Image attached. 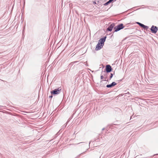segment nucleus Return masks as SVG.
I'll list each match as a JSON object with an SVG mask.
<instances>
[{
    "label": "nucleus",
    "instance_id": "16",
    "mask_svg": "<svg viewBox=\"0 0 158 158\" xmlns=\"http://www.w3.org/2000/svg\"><path fill=\"white\" fill-rule=\"evenodd\" d=\"M114 0H110V2H112Z\"/></svg>",
    "mask_w": 158,
    "mask_h": 158
},
{
    "label": "nucleus",
    "instance_id": "15",
    "mask_svg": "<svg viewBox=\"0 0 158 158\" xmlns=\"http://www.w3.org/2000/svg\"><path fill=\"white\" fill-rule=\"evenodd\" d=\"M93 3L94 4H96V2H94Z\"/></svg>",
    "mask_w": 158,
    "mask_h": 158
},
{
    "label": "nucleus",
    "instance_id": "1",
    "mask_svg": "<svg viewBox=\"0 0 158 158\" xmlns=\"http://www.w3.org/2000/svg\"><path fill=\"white\" fill-rule=\"evenodd\" d=\"M124 27L123 26V24L122 23H121L114 27V31L115 32L123 28Z\"/></svg>",
    "mask_w": 158,
    "mask_h": 158
},
{
    "label": "nucleus",
    "instance_id": "6",
    "mask_svg": "<svg viewBox=\"0 0 158 158\" xmlns=\"http://www.w3.org/2000/svg\"><path fill=\"white\" fill-rule=\"evenodd\" d=\"M103 46H101V44H100V43H98L97 44L95 49L96 50H98L101 49Z\"/></svg>",
    "mask_w": 158,
    "mask_h": 158
},
{
    "label": "nucleus",
    "instance_id": "9",
    "mask_svg": "<svg viewBox=\"0 0 158 158\" xmlns=\"http://www.w3.org/2000/svg\"><path fill=\"white\" fill-rule=\"evenodd\" d=\"M113 86L112 85V84H110V85H106V87L107 88L112 87Z\"/></svg>",
    "mask_w": 158,
    "mask_h": 158
},
{
    "label": "nucleus",
    "instance_id": "14",
    "mask_svg": "<svg viewBox=\"0 0 158 158\" xmlns=\"http://www.w3.org/2000/svg\"><path fill=\"white\" fill-rule=\"evenodd\" d=\"M137 24H139L140 26V25L141 23H139V22H137Z\"/></svg>",
    "mask_w": 158,
    "mask_h": 158
},
{
    "label": "nucleus",
    "instance_id": "3",
    "mask_svg": "<svg viewBox=\"0 0 158 158\" xmlns=\"http://www.w3.org/2000/svg\"><path fill=\"white\" fill-rule=\"evenodd\" d=\"M60 90H60L59 89H56L51 91V93L52 94H58L60 93Z\"/></svg>",
    "mask_w": 158,
    "mask_h": 158
},
{
    "label": "nucleus",
    "instance_id": "10",
    "mask_svg": "<svg viewBox=\"0 0 158 158\" xmlns=\"http://www.w3.org/2000/svg\"><path fill=\"white\" fill-rule=\"evenodd\" d=\"M110 2V0L108 1V2H107L106 3H105L104 4V5L105 6H106L107 5H108L109 3H110V2Z\"/></svg>",
    "mask_w": 158,
    "mask_h": 158
},
{
    "label": "nucleus",
    "instance_id": "12",
    "mask_svg": "<svg viewBox=\"0 0 158 158\" xmlns=\"http://www.w3.org/2000/svg\"><path fill=\"white\" fill-rule=\"evenodd\" d=\"M113 75L112 73L110 74V78L111 79L113 77Z\"/></svg>",
    "mask_w": 158,
    "mask_h": 158
},
{
    "label": "nucleus",
    "instance_id": "8",
    "mask_svg": "<svg viewBox=\"0 0 158 158\" xmlns=\"http://www.w3.org/2000/svg\"><path fill=\"white\" fill-rule=\"evenodd\" d=\"M140 26L143 28H148V26H145L142 23H141L140 25Z\"/></svg>",
    "mask_w": 158,
    "mask_h": 158
},
{
    "label": "nucleus",
    "instance_id": "4",
    "mask_svg": "<svg viewBox=\"0 0 158 158\" xmlns=\"http://www.w3.org/2000/svg\"><path fill=\"white\" fill-rule=\"evenodd\" d=\"M106 38V37H105L104 38L101 39L99 40L98 43H100V44H101V46H103L104 42L105 41Z\"/></svg>",
    "mask_w": 158,
    "mask_h": 158
},
{
    "label": "nucleus",
    "instance_id": "2",
    "mask_svg": "<svg viewBox=\"0 0 158 158\" xmlns=\"http://www.w3.org/2000/svg\"><path fill=\"white\" fill-rule=\"evenodd\" d=\"M151 30L153 33H156L157 32L158 28L156 26H152L151 29Z\"/></svg>",
    "mask_w": 158,
    "mask_h": 158
},
{
    "label": "nucleus",
    "instance_id": "7",
    "mask_svg": "<svg viewBox=\"0 0 158 158\" xmlns=\"http://www.w3.org/2000/svg\"><path fill=\"white\" fill-rule=\"evenodd\" d=\"M114 26V24H111L107 28V30L109 31H111L112 30V29L113 28Z\"/></svg>",
    "mask_w": 158,
    "mask_h": 158
},
{
    "label": "nucleus",
    "instance_id": "5",
    "mask_svg": "<svg viewBox=\"0 0 158 158\" xmlns=\"http://www.w3.org/2000/svg\"><path fill=\"white\" fill-rule=\"evenodd\" d=\"M106 69L107 72L108 73L110 72L111 71L112 68L110 65H108L106 66Z\"/></svg>",
    "mask_w": 158,
    "mask_h": 158
},
{
    "label": "nucleus",
    "instance_id": "13",
    "mask_svg": "<svg viewBox=\"0 0 158 158\" xmlns=\"http://www.w3.org/2000/svg\"><path fill=\"white\" fill-rule=\"evenodd\" d=\"M101 79H102L103 78V76L102 75H101Z\"/></svg>",
    "mask_w": 158,
    "mask_h": 158
},
{
    "label": "nucleus",
    "instance_id": "11",
    "mask_svg": "<svg viewBox=\"0 0 158 158\" xmlns=\"http://www.w3.org/2000/svg\"><path fill=\"white\" fill-rule=\"evenodd\" d=\"M111 84H112V85H113V86H114L116 85V83H115V82H113Z\"/></svg>",
    "mask_w": 158,
    "mask_h": 158
}]
</instances>
